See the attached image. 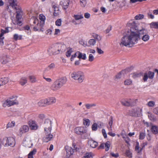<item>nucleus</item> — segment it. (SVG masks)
Instances as JSON below:
<instances>
[{
  "label": "nucleus",
  "instance_id": "1",
  "mask_svg": "<svg viewBox=\"0 0 158 158\" xmlns=\"http://www.w3.org/2000/svg\"><path fill=\"white\" fill-rule=\"evenodd\" d=\"M131 30L128 31L122 38L120 44L121 47L123 46L131 47L133 45L137 43L140 40L139 35L135 32L134 30L131 31V23H130Z\"/></svg>",
  "mask_w": 158,
  "mask_h": 158
},
{
  "label": "nucleus",
  "instance_id": "2",
  "mask_svg": "<svg viewBox=\"0 0 158 158\" xmlns=\"http://www.w3.org/2000/svg\"><path fill=\"white\" fill-rule=\"evenodd\" d=\"M131 31L134 30L135 32L139 35V37L142 36V39L144 42L148 41L150 38V36L147 34V30L143 28L141 25L133 21L131 23Z\"/></svg>",
  "mask_w": 158,
  "mask_h": 158
},
{
  "label": "nucleus",
  "instance_id": "3",
  "mask_svg": "<svg viewBox=\"0 0 158 158\" xmlns=\"http://www.w3.org/2000/svg\"><path fill=\"white\" fill-rule=\"evenodd\" d=\"M65 50V46L61 44H57L52 45L48 49L50 55L58 54Z\"/></svg>",
  "mask_w": 158,
  "mask_h": 158
},
{
  "label": "nucleus",
  "instance_id": "4",
  "mask_svg": "<svg viewBox=\"0 0 158 158\" xmlns=\"http://www.w3.org/2000/svg\"><path fill=\"white\" fill-rule=\"evenodd\" d=\"M71 76L73 79L80 83L83 82L85 78L84 73L81 71L73 72L71 74Z\"/></svg>",
  "mask_w": 158,
  "mask_h": 158
},
{
  "label": "nucleus",
  "instance_id": "5",
  "mask_svg": "<svg viewBox=\"0 0 158 158\" xmlns=\"http://www.w3.org/2000/svg\"><path fill=\"white\" fill-rule=\"evenodd\" d=\"M2 143L5 147H13L15 143V139L12 137L5 138L3 139Z\"/></svg>",
  "mask_w": 158,
  "mask_h": 158
},
{
  "label": "nucleus",
  "instance_id": "6",
  "mask_svg": "<svg viewBox=\"0 0 158 158\" xmlns=\"http://www.w3.org/2000/svg\"><path fill=\"white\" fill-rule=\"evenodd\" d=\"M52 122L49 119H46L42 125V127L44 128L45 131H51L52 129Z\"/></svg>",
  "mask_w": 158,
  "mask_h": 158
},
{
  "label": "nucleus",
  "instance_id": "7",
  "mask_svg": "<svg viewBox=\"0 0 158 158\" xmlns=\"http://www.w3.org/2000/svg\"><path fill=\"white\" fill-rule=\"evenodd\" d=\"M142 109L138 107H135L129 110V114L133 116H139L141 114Z\"/></svg>",
  "mask_w": 158,
  "mask_h": 158
},
{
  "label": "nucleus",
  "instance_id": "8",
  "mask_svg": "<svg viewBox=\"0 0 158 158\" xmlns=\"http://www.w3.org/2000/svg\"><path fill=\"white\" fill-rule=\"evenodd\" d=\"M18 102L16 99L10 98L6 100L3 103L2 106L4 107L6 106L10 107L12 105L18 104Z\"/></svg>",
  "mask_w": 158,
  "mask_h": 158
},
{
  "label": "nucleus",
  "instance_id": "9",
  "mask_svg": "<svg viewBox=\"0 0 158 158\" xmlns=\"http://www.w3.org/2000/svg\"><path fill=\"white\" fill-rule=\"evenodd\" d=\"M74 131L76 134L82 135L86 133L87 130L84 127H77L75 128Z\"/></svg>",
  "mask_w": 158,
  "mask_h": 158
},
{
  "label": "nucleus",
  "instance_id": "10",
  "mask_svg": "<svg viewBox=\"0 0 158 158\" xmlns=\"http://www.w3.org/2000/svg\"><path fill=\"white\" fill-rule=\"evenodd\" d=\"M154 73L153 72L149 71L148 73H145L144 74L143 80L144 82H146L147 81L148 78L150 79L153 78Z\"/></svg>",
  "mask_w": 158,
  "mask_h": 158
},
{
  "label": "nucleus",
  "instance_id": "11",
  "mask_svg": "<svg viewBox=\"0 0 158 158\" xmlns=\"http://www.w3.org/2000/svg\"><path fill=\"white\" fill-rule=\"evenodd\" d=\"M51 131H49V132L48 131H44L45 136L43 138V140L44 142H48L52 139L53 135L51 134Z\"/></svg>",
  "mask_w": 158,
  "mask_h": 158
},
{
  "label": "nucleus",
  "instance_id": "12",
  "mask_svg": "<svg viewBox=\"0 0 158 158\" xmlns=\"http://www.w3.org/2000/svg\"><path fill=\"white\" fill-rule=\"evenodd\" d=\"M29 130V127L27 125H24L22 126L19 130V135L22 136L23 134L28 132Z\"/></svg>",
  "mask_w": 158,
  "mask_h": 158
},
{
  "label": "nucleus",
  "instance_id": "13",
  "mask_svg": "<svg viewBox=\"0 0 158 158\" xmlns=\"http://www.w3.org/2000/svg\"><path fill=\"white\" fill-rule=\"evenodd\" d=\"M28 124L30 128L32 130H36L38 128V126L35 121L33 120H30Z\"/></svg>",
  "mask_w": 158,
  "mask_h": 158
},
{
  "label": "nucleus",
  "instance_id": "14",
  "mask_svg": "<svg viewBox=\"0 0 158 158\" xmlns=\"http://www.w3.org/2000/svg\"><path fill=\"white\" fill-rule=\"evenodd\" d=\"M70 0H62L60 2V5L62 6L63 9L65 10L68 7Z\"/></svg>",
  "mask_w": 158,
  "mask_h": 158
},
{
  "label": "nucleus",
  "instance_id": "15",
  "mask_svg": "<svg viewBox=\"0 0 158 158\" xmlns=\"http://www.w3.org/2000/svg\"><path fill=\"white\" fill-rule=\"evenodd\" d=\"M44 24L41 23H39V25H37V24L36 25L34 26L33 27V30L34 31H43V28Z\"/></svg>",
  "mask_w": 158,
  "mask_h": 158
},
{
  "label": "nucleus",
  "instance_id": "16",
  "mask_svg": "<svg viewBox=\"0 0 158 158\" xmlns=\"http://www.w3.org/2000/svg\"><path fill=\"white\" fill-rule=\"evenodd\" d=\"M66 152V156L68 157H69L73 154L74 152L73 148L69 146H66L65 147Z\"/></svg>",
  "mask_w": 158,
  "mask_h": 158
},
{
  "label": "nucleus",
  "instance_id": "17",
  "mask_svg": "<svg viewBox=\"0 0 158 158\" xmlns=\"http://www.w3.org/2000/svg\"><path fill=\"white\" fill-rule=\"evenodd\" d=\"M46 100L48 106L54 104L56 102V99L54 97L47 98Z\"/></svg>",
  "mask_w": 158,
  "mask_h": 158
},
{
  "label": "nucleus",
  "instance_id": "18",
  "mask_svg": "<svg viewBox=\"0 0 158 158\" xmlns=\"http://www.w3.org/2000/svg\"><path fill=\"white\" fill-rule=\"evenodd\" d=\"M16 0H8V2L12 7L15 10H18L19 6L16 3Z\"/></svg>",
  "mask_w": 158,
  "mask_h": 158
},
{
  "label": "nucleus",
  "instance_id": "19",
  "mask_svg": "<svg viewBox=\"0 0 158 158\" xmlns=\"http://www.w3.org/2000/svg\"><path fill=\"white\" fill-rule=\"evenodd\" d=\"M61 87L59 82L56 80L52 85L51 89L52 90L56 91L58 90Z\"/></svg>",
  "mask_w": 158,
  "mask_h": 158
},
{
  "label": "nucleus",
  "instance_id": "20",
  "mask_svg": "<svg viewBox=\"0 0 158 158\" xmlns=\"http://www.w3.org/2000/svg\"><path fill=\"white\" fill-rule=\"evenodd\" d=\"M121 102L123 105L128 106L132 105V100L131 99L128 100H124L121 101Z\"/></svg>",
  "mask_w": 158,
  "mask_h": 158
},
{
  "label": "nucleus",
  "instance_id": "21",
  "mask_svg": "<svg viewBox=\"0 0 158 158\" xmlns=\"http://www.w3.org/2000/svg\"><path fill=\"white\" fill-rule=\"evenodd\" d=\"M56 81L58 82H59L60 85L62 87L66 83L67 81V79L66 77H62L61 78L57 80Z\"/></svg>",
  "mask_w": 158,
  "mask_h": 158
},
{
  "label": "nucleus",
  "instance_id": "22",
  "mask_svg": "<svg viewBox=\"0 0 158 158\" xmlns=\"http://www.w3.org/2000/svg\"><path fill=\"white\" fill-rule=\"evenodd\" d=\"M37 105L40 107H44L48 106L46 98L40 100L37 103Z\"/></svg>",
  "mask_w": 158,
  "mask_h": 158
},
{
  "label": "nucleus",
  "instance_id": "23",
  "mask_svg": "<svg viewBox=\"0 0 158 158\" xmlns=\"http://www.w3.org/2000/svg\"><path fill=\"white\" fill-rule=\"evenodd\" d=\"M9 61V59L7 56H0V63L2 64H5Z\"/></svg>",
  "mask_w": 158,
  "mask_h": 158
},
{
  "label": "nucleus",
  "instance_id": "24",
  "mask_svg": "<svg viewBox=\"0 0 158 158\" xmlns=\"http://www.w3.org/2000/svg\"><path fill=\"white\" fill-rule=\"evenodd\" d=\"M88 144L93 148L96 147L98 145V143L92 139L89 140L88 142Z\"/></svg>",
  "mask_w": 158,
  "mask_h": 158
},
{
  "label": "nucleus",
  "instance_id": "25",
  "mask_svg": "<svg viewBox=\"0 0 158 158\" xmlns=\"http://www.w3.org/2000/svg\"><path fill=\"white\" fill-rule=\"evenodd\" d=\"M9 81L8 77H4L0 78V86L7 83Z\"/></svg>",
  "mask_w": 158,
  "mask_h": 158
},
{
  "label": "nucleus",
  "instance_id": "26",
  "mask_svg": "<svg viewBox=\"0 0 158 158\" xmlns=\"http://www.w3.org/2000/svg\"><path fill=\"white\" fill-rule=\"evenodd\" d=\"M23 144L25 147L29 148H31L33 145V144L31 143L30 140H25L23 142Z\"/></svg>",
  "mask_w": 158,
  "mask_h": 158
},
{
  "label": "nucleus",
  "instance_id": "27",
  "mask_svg": "<svg viewBox=\"0 0 158 158\" xmlns=\"http://www.w3.org/2000/svg\"><path fill=\"white\" fill-rule=\"evenodd\" d=\"M53 8L54 9L53 15L55 16H57L59 15L60 11L59 8L55 6H53Z\"/></svg>",
  "mask_w": 158,
  "mask_h": 158
},
{
  "label": "nucleus",
  "instance_id": "28",
  "mask_svg": "<svg viewBox=\"0 0 158 158\" xmlns=\"http://www.w3.org/2000/svg\"><path fill=\"white\" fill-rule=\"evenodd\" d=\"M124 71H121L118 73L115 76L114 79V80L116 81H117L118 80L120 79L122 76V75L124 74Z\"/></svg>",
  "mask_w": 158,
  "mask_h": 158
},
{
  "label": "nucleus",
  "instance_id": "29",
  "mask_svg": "<svg viewBox=\"0 0 158 158\" xmlns=\"http://www.w3.org/2000/svg\"><path fill=\"white\" fill-rule=\"evenodd\" d=\"M77 54H78L77 57L79 59H82L83 60H85L86 59V56L85 54H82L79 51L77 52Z\"/></svg>",
  "mask_w": 158,
  "mask_h": 158
},
{
  "label": "nucleus",
  "instance_id": "30",
  "mask_svg": "<svg viewBox=\"0 0 158 158\" xmlns=\"http://www.w3.org/2000/svg\"><path fill=\"white\" fill-rule=\"evenodd\" d=\"M8 29L7 28H6L5 30H3L2 29L1 30V33L0 34V40L1 39H4V37H3L4 34L6 33H8Z\"/></svg>",
  "mask_w": 158,
  "mask_h": 158
},
{
  "label": "nucleus",
  "instance_id": "31",
  "mask_svg": "<svg viewBox=\"0 0 158 158\" xmlns=\"http://www.w3.org/2000/svg\"><path fill=\"white\" fill-rule=\"evenodd\" d=\"M149 25L151 28L158 29V22H152Z\"/></svg>",
  "mask_w": 158,
  "mask_h": 158
},
{
  "label": "nucleus",
  "instance_id": "32",
  "mask_svg": "<svg viewBox=\"0 0 158 158\" xmlns=\"http://www.w3.org/2000/svg\"><path fill=\"white\" fill-rule=\"evenodd\" d=\"M31 20L33 21L32 23H31V26H34V24H37V25H39V21L38 19L35 17H32Z\"/></svg>",
  "mask_w": 158,
  "mask_h": 158
},
{
  "label": "nucleus",
  "instance_id": "33",
  "mask_svg": "<svg viewBox=\"0 0 158 158\" xmlns=\"http://www.w3.org/2000/svg\"><path fill=\"white\" fill-rule=\"evenodd\" d=\"M27 80L26 77H22L20 79L19 82L21 85H23L27 83Z\"/></svg>",
  "mask_w": 158,
  "mask_h": 158
},
{
  "label": "nucleus",
  "instance_id": "34",
  "mask_svg": "<svg viewBox=\"0 0 158 158\" xmlns=\"http://www.w3.org/2000/svg\"><path fill=\"white\" fill-rule=\"evenodd\" d=\"M151 131L152 133L154 134H156L158 133L157 127L156 126H152L151 127Z\"/></svg>",
  "mask_w": 158,
  "mask_h": 158
},
{
  "label": "nucleus",
  "instance_id": "35",
  "mask_svg": "<svg viewBox=\"0 0 158 158\" xmlns=\"http://www.w3.org/2000/svg\"><path fill=\"white\" fill-rule=\"evenodd\" d=\"M18 10L16 11V12L17 13V14L16 15V20H20L21 18V16L20 14V12L21 10L19 7V8H18Z\"/></svg>",
  "mask_w": 158,
  "mask_h": 158
},
{
  "label": "nucleus",
  "instance_id": "36",
  "mask_svg": "<svg viewBox=\"0 0 158 158\" xmlns=\"http://www.w3.org/2000/svg\"><path fill=\"white\" fill-rule=\"evenodd\" d=\"M36 152V149H34L31 151L28 155V158H33V155H35Z\"/></svg>",
  "mask_w": 158,
  "mask_h": 158
},
{
  "label": "nucleus",
  "instance_id": "37",
  "mask_svg": "<svg viewBox=\"0 0 158 158\" xmlns=\"http://www.w3.org/2000/svg\"><path fill=\"white\" fill-rule=\"evenodd\" d=\"M90 120L88 119L84 118L83 120V123L84 125L88 127L90 124Z\"/></svg>",
  "mask_w": 158,
  "mask_h": 158
},
{
  "label": "nucleus",
  "instance_id": "38",
  "mask_svg": "<svg viewBox=\"0 0 158 158\" xmlns=\"http://www.w3.org/2000/svg\"><path fill=\"white\" fill-rule=\"evenodd\" d=\"M144 17V16L142 14H139L135 16V19L136 20H139L143 19Z\"/></svg>",
  "mask_w": 158,
  "mask_h": 158
},
{
  "label": "nucleus",
  "instance_id": "39",
  "mask_svg": "<svg viewBox=\"0 0 158 158\" xmlns=\"http://www.w3.org/2000/svg\"><path fill=\"white\" fill-rule=\"evenodd\" d=\"M124 83L125 85H130L132 83V81L131 79H128L124 81Z\"/></svg>",
  "mask_w": 158,
  "mask_h": 158
},
{
  "label": "nucleus",
  "instance_id": "40",
  "mask_svg": "<svg viewBox=\"0 0 158 158\" xmlns=\"http://www.w3.org/2000/svg\"><path fill=\"white\" fill-rule=\"evenodd\" d=\"M13 39L16 41L18 40H20L22 39V36L21 35H19L17 34H15L13 36Z\"/></svg>",
  "mask_w": 158,
  "mask_h": 158
},
{
  "label": "nucleus",
  "instance_id": "41",
  "mask_svg": "<svg viewBox=\"0 0 158 158\" xmlns=\"http://www.w3.org/2000/svg\"><path fill=\"white\" fill-rule=\"evenodd\" d=\"M93 155L92 152L86 153L85 156L83 158H93Z\"/></svg>",
  "mask_w": 158,
  "mask_h": 158
},
{
  "label": "nucleus",
  "instance_id": "42",
  "mask_svg": "<svg viewBox=\"0 0 158 158\" xmlns=\"http://www.w3.org/2000/svg\"><path fill=\"white\" fill-rule=\"evenodd\" d=\"M110 146V142L109 141L106 142L105 144V150L107 151L109 149V148Z\"/></svg>",
  "mask_w": 158,
  "mask_h": 158
},
{
  "label": "nucleus",
  "instance_id": "43",
  "mask_svg": "<svg viewBox=\"0 0 158 158\" xmlns=\"http://www.w3.org/2000/svg\"><path fill=\"white\" fill-rule=\"evenodd\" d=\"M15 122L14 121H12L11 122H9L7 125L6 127H14L15 125Z\"/></svg>",
  "mask_w": 158,
  "mask_h": 158
},
{
  "label": "nucleus",
  "instance_id": "44",
  "mask_svg": "<svg viewBox=\"0 0 158 158\" xmlns=\"http://www.w3.org/2000/svg\"><path fill=\"white\" fill-rule=\"evenodd\" d=\"M125 154L126 156L129 158H131L132 157V152L129 150H126Z\"/></svg>",
  "mask_w": 158,
  "mask_h": 158
},
{
  "label": "nucleus",
  "instance_id": "45",
  "mask_svg": "<svg viewBox=\"0 0 158 158\" xmlns=\"http://www.w3.org/2000/svg\"><path fill=\"white\" fill-rule=\"evenodd\" d=\"M155 105V102L153 101L148 102L147 104V105L149 107H153Z\"/></svg>",
  "mask_w": 158,
  "mask_h": 158
},
{
  "label": "nucleus",
  "instance_id": "46",
  "mask_svg": "<svg viewBox=\"0 0 158 158\" xmlns=\"http://www.w3.org/2000/svg\"><path fill=\"white\" fill-rule=\"evenodd\" d=\"M85 106L87 109H90L92 107L95 106L96 104H85Z\"/></svg>",
  "mask_w": 158,
  "mask_h": 158
},
{
  "label": "nucleus",
  "instance_id": "47",
  "mask_svg": "<svg viewBox=\"0 0 158 158\" xmlns=\"http://www.w3.org/2000/svg\"><path fill=\"white\" fill-rule=\"evenodd\" d=\"M96 43V40L94 39H91L88 42V44L89 46H94Z\"/></svg>",
  "mask_w": 158,
  "mask_h": 158
},
{
  "label": "nucleus",
  "instance_id": "48",
  "mask_svg": "<svg viewBox=\"0 0 158 158\" xmlns=\"http://www.w3.org/2000/svg\"><path fill=\"white\" fill-rule=\"evenodd\" d=\"M55 67V65L54 63H51L49 64L47 68V70H52Z\"/></svg>",
  "mask_w": 158,
  "mask_h": 158
},
{
  "label": "nucleus",
  "instance_id": "49",
  "mask_svg": "<svg viewBox=\"0 0 158 158\" xmlns=\"http://www.w3.org/2000/svg\"><path fill=\"white\" fill-rule=\"evenodd\" d=\"M73 17L76 20H78L83 18L82 15H74Z\"/></svg>",
  "mask_w": 158,
  "mask_h": 158
},
{
  "label": "nucleus",
  "instance_id": "50",
  "mask_svg": "<svg viewBox=\"0 0 158 158\" xmlns=\"http://www.w3.org/2000/svg\"><path fill=\"white\" fill-rule=\"evenodd\" d=\"M62 20L61 19H58L55 22L56 25L58 26H60L61 25Z\"/></svg>",
  "mask_w": 158,
  "mask_h": 158
},
{
  "label": "nucleus",
  "instance_id": "51",
  "mask_svg": "<svg viewBox=\"0 0 158 158\" xmlns=\"http://www.w3.org/2000/svg\"><path fill=\"white\" fill-rule=\"evenodd\" d=\"M29 79L31 82H35L36 81V80L35 77L34 76H30L29 77Z\"/></svg>",
  "mask_w": 158,
  "mask_h": 158
},
{
  "label": "nucleus",
  "instance_id": "52",
  "mask_svg": "<svg viewBox=\"0 0 158 158\" xmlns=\"http://www.w3.org/2000/svg\"><path fill=\"white\" fill-rule=\"evenodd\" d=\"M98 128L97 124L96 123H94L92 126V129L93 131H96Z\"/></svg>",
  "mask_w": 158,
  "mask_h": 158
},
{
  "label": "nucleus",
  "instance_id": "53",
  "mask_svg": "<svg viewBox=\"0 0 158 158\" xmlns=\"http://www.w3.org/2000/svg\"><path fill=\"white\" fill-rule=\"evenodd\" d=\"M80 4L82 7H85L87 3L86 0H80Z\"/></svg>",
  "mask_w": 158,
  "mask_h": 158
},
{
  "label": "nucleus",
  "instance_id": "54",
  "mask_svg": "<svg viewBox=\"0 0 158 158\" xmlns=\"http://www.w3.org/2000/svg\"><path fill=\"white\" fill-rule=\"evenodd\" d=\"M147 16L148 18L153 19L154 18V16L152 14V13L149 11L147 13Z\"/></svg>",
  "mask_w": 158,
  "mask_h": 158
},
{
  "label": "nucleus",
  "instance_id": "55",
  "mask_svg": "<svg viewBox=\"0 0 158 158\" xmlns=\"http://www.w3.org/2000/svg\"><path fill=\"white\" fill-rule=\"evenodd\" d=\"M93 36L95 39L98 41L100 40L101 39L100 36L97 34H94L93 35Z\"/></svg>",
  "mask_w": 158,
  "mask_h": 158
},
{
  "label": "nucleus",
  "instance_id": "56",
  "mask_svg": "<svg viewBox=\"0 0 158 158\" xmlns=\"http://www.w3.org/2000/svg\"><path fill=\"white\" fill-rule=\"evenodd\" d=\"M145 136L144 133L140 132L139 135V139H144Z\"/></svg>",
  "mask_w": 158,
  "mask_h": 158
},
{
  "label": "nucleus",
  "instance_id": "57",
  "mask_svg": "<svg viewBox=\"0 0 158 158\" xmlns=\"http://www.w3.org/2000/svg\"><path fill=\"white\" fill-rule=\"evenodd\" d=\"M72 52V48H69L68 50L67 51L66 55V56L68 57H70L71 55V54Z\"/></svg>",
  "mask_w": 158,
  "mask_h": 158
},
{
  "label": "nucleus",
  "instance_id": "58",
  "mask_svg": "<svg viewBox=\"0 0 158 158\" xmlns=\"http://www.w3.org/2000/svg\"><path fill=\"white\" fill-rule=\"evenodd\" d=\"M148 118L150 119V120L154 121L156 119L154 117V116L152 114H149L148 115Z\"/></svg>",
  "mask_w": 158,
  "mask_h": 158
},
{
  "label": "nucleus",
  "instance_id": "59",
  "mask_svg": "<svg viewBox=\"0 0 158 158\" xmlns=\"http://www.w3.org/2000/svg\"><path fill=\"white\" fill-rule=\"evenodd\" d=\"M39 19L41 21L40 23H41L44 24V21L45 20V17L44 16L43 17L41 15H39Z\"/></svg>",
  "mask_w": 158,
  "mask_h": 158
},
{
  "label": "nucleus",
  "instance_id": "60",
  "mask_svg": "<svg viewBox=\"0 0 158 158\" xmlns=\"http://www.w3.org/2000/svg\"><path fill=\"white\" fill-rule=\"evenodd\" d=\"M135 151H136L138 153H139L142 150L141 149H140V150L139 149V144L138 143H137L135 147Z\"/></svg>",
  "mask_w": 158,
  "mask_h": 158
},
{
  "label": "nucleus",
  "instance_id": "61",
  "mask_svg": "<svg viewBox=\"0 0 158 158\" xmlns=\"http://www.w3.org/2000/svg\"><path fill=\"white\" fill-rule=\"evenodd\" d=\"M109 123V125L110 126V127L109 128V129H110V130H112L111 126H112V123H113V119H112V117H110V121L109 122V123Z\"/></svg>",
  "mask_w": 158,
  "mask_h": 158
},
{
  "label": "nucleus",
  "instance_id": "62",
  "mask_svg": "<svg viewBox=\"0 0 158 158\" xmlns=\"http://www.w3.org/2000/svg\"><path fill=\"white\" fill-rule=\"evenodd\" d=\"M94 56L92 54H90L89 56V61L92 62L94 60Z\"/></svg>",
  "mask_w": 158,
  "mask_h": 158
},
{
  "label": "nucleus",
  "instance_id": "63",
  "mask_svg": "<svg viewBox=\"0 0 158 158\" xmlns=\"http://www.w3.org/2000/svg\"><path fill=\"white\" fill-rule=\"evenodd\" d=\"M13 23L15 24H17L19 26H21L22 25V23L21 21L20 20H16L15 23Z\"/></svg>",
  "mask_w": 158,
  "mask_h": 158
},
{
  "label": "nucleus",
  "instance_id": "64",
  "mask_svg": "<svg viewBox=\"0 0 158 158\" xmlns=\"http://www.w3.org/2000/svg\"><path fill=\"white\" fill-rule=\"evenodd\" d=\"M153 113L157 115H158V107H156L153 109Z\"/></svg>",
  "mask_w": 158,
  "mask_h": 158
}]
</instances>
